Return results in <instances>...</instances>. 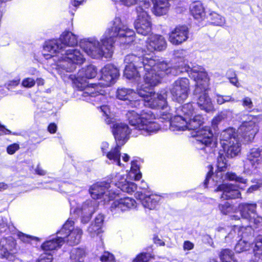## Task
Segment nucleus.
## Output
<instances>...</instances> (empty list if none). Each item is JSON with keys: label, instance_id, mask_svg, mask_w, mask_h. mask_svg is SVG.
<instances>
[{"label": "nucleus", "instance_id": "49530a36", "mask_svg": "<svg viewBox=\"0 0 262 262\" xmlns=\"http://www.w3.org/2000/svg\"><path fill=\"white\" fill-rule=\"evenodd\" d=\"M102 262H115L114 255L108 252H104L100 257Z\"/></svg>", "mask_w": 262, "mask_h": 262}, {"label": "nucleus", "instance_id": "20e7f679", "mask_svg": "<svg viewBox=\"0 0 262 262\" xmlns=\"http://www.w3.org/2000/svg\"><path fill=\"white\" fill-rule=\"evenodd\" d=\"M203 120L204 118L200 115H194L188 119L174 116L168 123L170 129L172 131L192 130L191 136L196 137L195 144L196 148L206 153L213 154L217 143L210 127L201 128Z\"/></svg>", "mask_w": 262, "mask_h": 262}, {"label": "nucleus", "instance_id": "5fc2aeb1", "mask_svg": "<svg viewBox=\"0 0 262 262\" xmlns=\"http://www.w3.org/2000/svg\"><path fill=\"white\" fill-rule=\"evenodd\" d=\"M52 255L50 253H45L41 254L36 262H52Z\"/></svg>", "mask_w": 262, "mask_h": 262}, {"label": "nucleus", "instance_id": "69168bd1", "mask_svg": "<svg viewBox=\"0 0 262 262\" xmlns=\"http://www.w3.org/2000/svg\"><path fill=\"white\" fill-rule=\"evenodd\" d=\"M224 118V115L220 114L217 116L215 117L212 121L213 124H217Z\"/></svg>", "mask_w": 262, "mask_h": 262}, {"label": "nucleus", "instance_id": "393cba45", "mask_svg": "<svg viewBox=\"0 0 262 262\" xmlns=\"http://www.w3.org/2000/svg\"><path fill=\"white\" fill-rule=\"evenodd\" d=\"M15 246V242L11 238H2L0 241V257L8 259Z\"/></svg>", "mask_w": 262, "mask_h": 262}, {"label": "nucleus", "instance_id": "bf43d9fd", "mask_svg": "<svg viewBox=\"0 0 262 262\" xmlns=\"http://www.w3.org/2000/svg\"><path fill=\"white\" fill-rule=\"evenodd\" d=\"M228 76L231 83H232V84L237 87L239 86V83L238 82V80L234 73H233L232 75H230V74L228 73Z\"/></svg>", "mask_w": 262, "mask_h": 262}, {"label": "nucleus", "instance_id": "2eb2a0df", "mask_svg": "<svg viewBox=\"0 0 262 262\" xmlns=\"http://www.w3.org/2000/svg\"><path fill=\"white\" fill-rule=\"evenodd\" d=\"M257 205L255 203H242L238 206V210L242 217L249 221L250 224L253 223L256 226L262 225V217L256 214Z\"/></svg>", "mask_w": 262, "mask_h": 262}, {"label": "nucleus", "instance_id": "864d4df0", "mask_svg": "<svg viewBox=\"0 0 262 262\" xmlns=\"http://www.w3.org/2000/svg\"><path fill=\"white\" fill-rule=\"evenodd\" d=\"M35 81L34 79L31 78H25L21 82V85L25 88H30L34 86Z\"/></svg>", "mask_w": 262, "mask_h": 262}, {"label": "nucleus", "instance_id": "f257e3e1", "mask_svg": "<svg viewBox=\"0 0 262 262\" xmlns=\"http://www.w3.org/2000/svg\"><path fill=\"white\" fill-rule=\"evenodd\" d=\"M134 31L129 29L120 18L116 17L113 26L105 31L100 41L94 37L85 38L80 42V46L93 58H110L113 55V44L116 41L128 44L134 41Z\"/></svg>", "mask_w": 262, "mask_h": 262}, {"label": "nucleus", "instance_id": "c756f323", "mask_svg": "<svg viewBox=\"0 0 262 262\" xmlns=\"http://www.w3.org/2000/svg\"><path fill=\"white\" fill-rule=\"evenodd\" d=\"M190 11L195 19H201L205 15L204 8L200 1L192 3L190 6Z\"/></svg>", "mask_w": 262, "mask_h": 262}, {"label": "nucleus", "instance_id": "4468645a", "mask_svg": "<svg viewBox=\"0 0 262 262\" xmlns=\"http://www.w3.org/2000/svg\"><path fill=\"white\" fill-rule=\"evenodd\" d=\"M119 76V70L116 67H103L100 72V82L98 85V91L99 86L107 87L114 84Z\"/></svg>", "mask_w": 262, "mask_h": 262}, {"label": "nucleus", "instance_id": "052dcab7", "mask_svg": "<svg viewBox=\"0 0 262 262\" xmlns=\"http://www.w3.org/2000/svg\"><path fill=\"white\" fill-rule=\"evenodd\" d=\"M183 247L185 251L190 250L194 248V244L189 241H186L184 242Z\"/></svg>", "mask_w": 262, "mask_h": 262}, {"label": "nucleus", "instance_id": "5701e85b", "mask_svg": "<svg viewBox=\"0 0 262 262\" xmlns=\"http://www.w3.org/2000/svg\"><path fill=\"white\" fill-rule=\"evenodd\" d=\"M220 191L223 192L221 197L223 199H233L238 198L241 195L238 187L231 184L219 185L215 191Z\"/></svg>", "mask_w": 262, "mask_h": 262}, {"label": "nucleus", "instance_id": "de8ad7c7", "mask_svg": "<svg viewBox=\"0 0 262 262\" xmlns=\"http://www.w3.org/2000/svg\"><path fill=\"white\" fill-rule=\"evenodd\" d=\"M219 208L221 212L224 214H229L232 210V207L228 202L219 205Z\"/></svg>", "mask_w": 262, "mask_h": 262}, {"label": "nucleus", "instance_id": "7c9ffc66", "mask_svg": "<svg viewBox=\"0 0 262 262\" xmlns=\"http://www.w3.org/2000/svg\"><path fill=\"white\" fill-rule=\"evenodd\" d=\"M68 230L69 233L67 235V243L71 246L79 244L82 234V230L78 228H69Z\"/></svg>", "mask_w": 262, "mask_h": 262}, {"label": "nucleus", "instance_id": "412c9836", "mask_svg": "<svg viewBox=\"0 0 262 262\" xmlns=\"http://www.w3.org/2000/svg\"><path fill=\"white\" fill-rule=\"evenodd\" d=\"M136 202L131 198L125 197L115 200L111 206L112 212L117 213L128 211L136 207Z\"/></svg>", "mask_w": 262, "mask_h": 262}, {"label": "nucleus", "instance_id": "ddd939ff", "mask_svg": "<svg viewBox=\"0 0 262 262\" xmlns=\"http://www.w3.org/2000/svg\"><path fill=\"white\" fill-rule=\"evenodd\" d=\"M189 90V81L187 78H181L172 84L170 92L173 100L181 103L188 97Z\"/></svg>", "mask_w": 262, "mask_h": 262}, {"label": "nucleus", "instance_id": "4be33fe9", "mask_svg": "<svg viewBox=\"0 0 262 262\" xmlns=\"http://www.w3.org/2000/svg\"><path fill=\"white\" fill-rule=\"evenodd\" d=\"M136 198L139 200L143 206L149 210L154 209L160 200L159 196L154 194H146L142 191H137Z\"/></svg>", "mask_w": 262, "mask_h": 262}, {"label": "nucleus", "instance_id": "8fccbe9b", "mask_svg": "<svg viewBox=\"0 0 262 262\" xmlns=\"http://www.w3.org/2000/svg\"><path fill=\"white\" fill-rule=\"evenodd\" d=\"M100 109L101 112L103 113V114L105 115L106 118L105 120L106 122L108 124L110 123V110L109 107L107 105H102L100 106Z\"/></svg>", "mask_w": 262, "mask_h": 262}, {"label": "nucleus", "instance_id": "f704fd0d", "mask_svg": "<svg viewBox=\"0 0 262 262\" xmlns=\"http://www.w3.org/2000/svg\"><path fill=\"white\" fill-rule=\"evenodd\" d=\"M260 235L262 236V234L259 233L255 238L254 243H253L250 241L240 238L234 247L235 251L237 253H241L249 250L251 248H252L253 249L255 246V241L258 236Z\"/></svg>", "mask_w": 262, "mask_h": 262}, {"label": "nucleus", "instance_id": "09e8293b", "mask_svg": "<svg viewBox=\"0 0 262 262\" xmlns=\"http://www.w3.org/2000/svg\"><path fill=\"white\" fill-rule=\"evenodd\" d=\"M242 105L246 109L248 110L252 109L254 106L251 99L248 97H245L243 99Z\"/></svg>", "mask_w": 262, "mask_h": 262}, {"label": "nucleus", "instance_id": "9b49d317", "mask_svg": "<svg viewBox=\"0 0 262 262\" xmlns=\"http://www.w3.org/2000/svg\"><path fill=\"white\" fill-rule=\"evenodd\" d=\"M125 67L124 70V76L128 79L131 80L137 83V91L138 86L143 85V87L147 86L145 84L144 76L146 73V70L150 69H154L153 77L161 72V70L164 68L162 67Z\"/></svg>", "mask_w": 262, "mask_h": 262}, {"label": "nucleus", "instance_id": "3c124183", "mask_svg": "<svg viewBox=\"0 0 262 262\" xmlns=\"http://www.w3.org/2000/svg\"><path fill=\"white\" fill-rule=\"evenodd\" d=\"M149 257V254L142 253L137 256L133 262H148Z\"/></svg>", "mask_w": 262, "mask_h": 262}, {"label": "nucleus", "instance_id": "bb28decb", "mask_svg": "<svg viewBox=\"0 0 262 262\" xmlns=\"http://www.w3.org/2000/svg\"><path fill=\"white\" fill-rule=\"evenodd\" d=\"M241 139H233L227 143V145H222L226 152V156L229 158H233L237 156L241 151Z\"/></svg>", "mask_w": 262, "mask_h": 262}, {"label": "nucleus", "instance_id": "a19ab883", "mask_svg": "<svg viewBox=\"0 0 262 262\" xmlns=\"http://www.w3.org/2000/svg\"><path fill=\"white\" fill-rule=\"evenodd\" d=\"M162 1L163 0H151L155 6V11L159 14L164 12L167 6L166 2Z\"/></svg>", "mask_w": 262, "mask_h": 262}, {"label": "nucleus", "instance_id": "cd10ccee", "mask_svg": "<svg viewBox=\"0 0 262 262\" xmlns=\"http://www.w3.org/2000/svg\"><path fill=\"white\" fill-rule=\"evenodd\" d=\"M177 115L183 119H188L194 116L195 114V109L191 103H186L178 108L176 110Z\"/></svg>", "mask_w": 262, "mask_h": 262}, {"label": "nucleus", "instance_id": "473e14b6", "mask_svg": "<svg viewBox=\"0 0 262 262\" xmlns=\"http://www.w3.org/2000/svg\"><path fill=\"white\" fill-rule=\"evenodd\" d=\"M64 242L63 237L58 236L46 241L42 245L41 247L45 251H52L59 248Z\"/></svg>", "mask_w": 262, "mask_h": 262}, {"label": "nucleus", "instance_id": "0e129e2a", "mask_svg": "<svg viewBox=\"0 0 262 262\" xmlns=\"http://www.w3.org/2000/svg\"><path fill=\"white\" fill-rule=\"evenodd\" d=\"M11 134V132L6 128L5 126L2 125L0 126V136L3 135L10 134Z\"/></svg>", "mask_w": 262, "mask_h": 262}, {"label": "nucleus", "instance_id": "2f4dec72", "mask_svg": "<svg viewBox=\"0 0 262 262\" xmlns=\"http://www.w3.org/2000/svg\"><path fill=\"white\" fill-rule=\"evenodd\" d=\"M239 137L237 133L235 135L234 129L228 128L223 130L220 135L221 144L222 146L227 145L229 142L233 141V139H238Z\"/></svg>", "mask_w": 262, "mask_h": 262}, {"label": "nucleus", "instance_id": "0eeeda50", "mask_svg": "<svg viewBox=\"0 0 262 262\" xmlns=\"http://www.w3.org/2000/svg\"><path fill=\"white\" fill-rule=\"evenodd\" d=\"M97 75L95 67H83L78 73L77 78L74 81L75 86L80 91H84L82 95L85 98L86 101L98 102L105 99L104 91L100 90L98 91V85L90 86L87 79H92Z\"/></svg>", "mask_w": 262, "mask_h": 262}, {"label": "nucleus", "instance_id": "13d9d810", "mask_svg": "<svg viewBox=\"0 0 262 262\" xmlns=\"http://www.w3.org/2000/svg\"><path fill=\"white\" fill-rule=\"evenodd\" d=\"M100 149L103 155H106L109 152V144L105 141L102 142L100 144Z\"/></svg>", "mask_w": 262, "mask_h": 262}, {"label": "nucleus", "instance_id": "1a4fd4ad", "mask_svg": "<svg viewBox=\"0 0 262 262\" xmlns=\"http://www.w3.org/2000/svg\"><path fill=\"white\" fill-rule=\"evenodd\" d=\"M42 54L44 58L55 62H61L66 59V33L63 32L57 39L46 41L42 47Z\"/></svg>", "mask_w": 262, "mask_h": 262}, {"label": "nucleus", "instance_id": "4c0bfd02", "mask_svg": "<svg viewBox=\"0 0 262 262\" xmlns=\"http://www.w3.org/2000/svg\"><path fill=\"white\" fill-rule=\"evenodd\" d=\"M219 256L222 262L230 260L234 257V252L229 249H223L219 253Z\"/></svg>", "mask_w": 262, "mask_h": 262}, {"label": "nucleus", "instance_id": "ea45409f", "mask_svg": "<svg viewBox=\"0 0 262 262\" xmlns=\"http://www.w3.org/2000/svg\"><path fill=\"white\" fill-rule=\"evenodd\" d=\"M209 18L211 23L216 26H222L225 24V19L223 17L215 12L209 14Z\"/></svg>", "mask_w": 262, "mask_h": 262}, {"label": "nucleus", "instance_id": "c9c22d12", "mask_svg": "<svg viewBox=\"0 0 262 262\" xmlns=\"http://www.w3.org/2000/svg\"><path fill=\"white\" fill-rule=\"evenodd\" d=\"M238 237L252 242L253 238L254 230L251 225L247 226H239Z\"/></svg>", "mask_w": 262, "mask_h": 262}, {"label": "nucleus", "instance_id": "aec40b11", "mask_svg": "<svg viewBox=\"0 0 262 262\" xmlns=\"http://www.w3.org/2000/svg\"><path fill=\"white\" fill-rule=\"evenodd\" d=\"M261 150L258 148H253L249 151L247 159L244 164V172L250 174L260 163L259 157Z\"/></svg>", "mask_w": 262, "mask_h": 262}, {"label": "nucleus", "instance_id": "39448f33", "mask_svg": "<svg viewBox=\"0 0 262 262\" xmlns=\"http://www.w3.org/2000/svg\"><path fill=\"white\" fill-rule=\"evenodd\" d=\"M166 41L163 36L153 35L150 36L146 42V47L142 51L143 55L137 56L134 54L126 55L124 59L125 66H163L167 64L162 58L153 56L150 53L155 51H162L166 49Z\"/></svg>", "mask_w": 262, "mask_h": 262}, {"label": "nucleus", "instance_id": "680f3d73", "mask_svg": "<svg viewBox=\"0 0 262 262\" xmlns=\"http://www.w3.org/2000/svg\"><path fill=\"white\" fill-rule=\"evenodd\" d=\"M208 168L209 169V171H208V172L207 174L206 180H205V182H204V185L205 186H207V184L209 181V179L213 174V172H212L213 167H212V166L210 165L209 166Z\"/></svg>", "mask_w": 262, "mask_h": 262}, {"label": "nucleus", "instance_id": "6e6552de", "mask_svg": "<svg viewBox=\"0 0 262 262\" xmlns=\"http://www.w3.org/2000/svg\"><path fill=\"white\" fill-rule=\"evenodd\" d=\"M126 116L128 123L138 132L139 134L149 136L160 128L159 124L155 121V116L151 111L145 110L140 113L134 110L128 111Z\"/></svg>", "mask_w": 262, "mask_h": 262}, {"label": "nucleus", "instance_id": "c03bdc74", "mask_svg": "<svg viewBox=\"0 0 262 262\" xmlns=\"http://www.w3.org/2000/svg\"><path fill=\"white\" fill-rule=\"evenodd\" d=\"M84 0H71L70 9H71L69 11V13L71 16L72 17L74 14V11H75L77 7L81 5Z\"/></svg>", "mask_w": 262, "mask_h": 262}, {"label": "nucleus", "instance_id": "f8f14e48", "mask_svg": "<svg viewBox=\"0 0 262 262\" xmlns=\"http://www.w3.org/2000/svg\"><path fill=\"white\" fill-rule=\"evenodd\" d=\"M249 121L244 122L237 130V136L241 141L246 143L251 141L258 132V127L256 124L257 119L250 116Z\"/></svg>", "mask_w": 262, "mask_h": 262}, {"label": "nucleus", "instance_id": "7ed1b4c3", "mask_svg": "<svg viewBox=\"0 0 262 262\" xmlns=\"http://www.w3.org/2000/svg\"><path fill=\"white\" fill-rule=\"evenodd\" d=\"M173 67H162L164 68L161 70V72L156 74L154 77L152 76L154 69L147 70L144 76L145 84L147 86L143 87V85H139L137 90L138 96L144 99L145 105L151 108L161 109V117L168 122L172 119V114L168 105L167 92L164 90L156 93L149 91L151 87L157 85L160 82L162 78L170 73Z\"/></svg>", "mask_w": 262, "mask_h": 262}, {"label": "nucleus", "instance_id": "c85d7f7f", "mask_svg": "<svg viewBox=\"0 0 262 262\" xmlns=\"http://www.w3.org/2000/svg\"><path fill=\"white\" fill-rule=\"evenodd\" d=\"M103 220V216L99 214L96 217L94 222L89 227L88 231L91 237H94L102 232L101 228Z\"/></svg>", "mask_w": 262, "mask_h": 262}, {"label": "nucleus", "instance_id": "dca6fc26", "mask_svg": "<svg viewBox=\"0 0 262 262\" xmlns=\"http://www.w3.org/2000/svg\"><path fill=\"white\" fill-rule=\"evenodd\" d=\"M97 207V203L96 201L89 200L84 203L81 209L78 208L71 209V213L73 212L75 214V217L76 218L81 212L82 215L81 222L85 224L90 220L92 214L95 211Z\"/></svg>", "mask_w": 262, "mask_h": 262}, {"label": "nucleus", "instance_id": "a878e982", "mask_svg": "<svg viewBox=\"0 0 262 262\" xmlns=\"http://www.w3.org/2000/svg\"><path fill=\"white\" fill-rule=\"evenodd\" d=\"M85 61V58L80 51L76 49L67 50V63L81 65Z\"/></svg>", "mask_w": 262, "mask_h": 262}, {"label": "nucleus", "instance_id": "58836bf2", "mask_svg": "<svg viewBox=\"0 0 262 262\" xmlns=\"http://www.w3.org/2000/svg\"><path fill=\"white\" fill-rule=\"evenodd\" d=\"M227 166V163L226 158L223 156H220L217 158V167L219 171L216 173V177H220L221 179L222 178V173L221 172L224 171Z\"/></svg>", "mask_w": 262, "mask_h": 262}, {"label": "nucleus", "instance_id": "37998d69", "mask_svg": "<svg viewBox=\"0 0 262 262\" xmlns=\"http://www.w3.org/2000/svg\"><path fill=\"white\" fill-rule=\"evenodd\" d=\"M77 42V36L72 32L67 31V46L74 47Z\"/></svg>", "mask_w": 262, "mask_h": 262}, {"label": "nucleus", "instance_id": "e2e57ef3", "mask_svg": "<svg viewBox=\"0 0 262 262\" xmlns=\"http://www.w3.org/2000/svg\"><path fill=\"white\" fill-rule=\"evenodd\" d=\"M57 130V125L54 123H50L48 127V130L51 133V134H54L56 132Z\"/></svg>", "mask_w": 262, "mask_h": 262}, {"label": "nucleus", "instance_id": "774afa93", "mask_svg": "<svg viewBox=\"0 0 262 262\" xmlns=\"http://www.w3.org/2000/svg\"><path fill=\"white\" fill-rule=\"evenodd\" d=\"M203 241L207 243L210 246H212L213 244L212 239L208 235H206L203 236Z\"/></svg>", "mask_w": 262, "mask_h": 262}, {"label": "nucleus", "instance_id": "a211bd4d", "mask_svg": "<svg viewBox=\"0 0 262 262\" xmlns=\"http://www.w3.org/2000/svg\"><path fill=\"white\" fill-rule=\"evenodd\" d=\"M189 32L187 26H178L169 33V41L172 45H179L187 40Z\"/></svg>", "mask_w": 262, "mask_h": 262}, {"label": "nucleus", "instance_id": "f3484780", "mask_svg": "<svg viewBox=\"0 0 262 262\" xmlns=\"http://www.w3.org/2000/svg\"><path fill=\"white\" fill-rule=\"evenodd\" d=\"M138 95L133 90L125 88H119L116 92L117 98L122 100H127V104L133 108H138L141 103L139 99H137Z\"/></svg>", "mask_w": 262, "mask_h": 262}, {"label": "nucleus", "instance_id": "6ab92c4d", "mask_svg": "<svg viewBox=\"0 0 262 262\" xmlns=\"http://www.w3.org/2000/svg\"><path fill=\"white\" fill-rule=\"evenodd\" d=\"M112 132L116 143L123 145L128 138L130 130L128 126L124 123L116 122L112 126Z\"/></svg>", "mask_w": 262, "mask_h": 262}, {"label": "nucleus", "instance_id": "a18cd8bd", "mask_svg": "<svg viewBox=\"0 0 262 262\" xmlns=\"http://www.w3.org/2000/svg\"><path fill=\"white\" fill-rule=\"evenodd\" d=\"M226 176L227 178L230 180H234L237 182H239L244 184H245L247 183L246 179H245L241 177H238L234 173H227Z\"/></svg>", "mask_w": 262, "mask_h": 262}, {"label": "nucleus", "instance_id": "e433bc0d", "mask_svg": "<svg viewBox=\"0 0 262 262\" xmlns=\"http://www.w3.org/2000/svg\"><path fill=\"white\" fill-rule=\"evenodd\" d=\"M85 255V251L82 248H73L70 253L71 262H82V258Z\"/></svg>", "mask_w": 262, "mask_h": 262}, {"label": "nucleus", "instance_id": "603ef678", "mask_svg": "<svg viewBox=\"0 0 262 262\" xmlns=\"http://www.w3.org/2000/svg\"><path fill=\"white\" fill-rule=\"evenodd\" d=\"M9 227L7 219L0 216V233L6 232Z\"/></svg>", "mask_w": 262, "mask_h": 262}, {"label": "nucleus", "instance_id": "6e6d98bb", "mask_svg": "<svg viewBox=\"0 0 262 262\" xmlns=\"http://www.w3.org/2000/svg\"><path fill=\"white\" fill-rule=\"evenodd\" d=\"M19 149V145L17 143H13L9 145L7 148V152L9 155L14 154Z\"/></svg>", "mask_w": 262, "mask_h": 262}, {"label": "nucleus", "instance_id": "423d86ee", "mask_svg": "<svg viewBox=\"0 0 262 262\" xmlns=\"http://www.w3.org/2000/svg\"><path fill=\"white\" fill-rule=\"evenodd\" d=\"M198 69L199 67H193L188 70L189 76L196 82L194 95L197 97V104L200 109L210 113L214 111V106L207 93L209 78L205 72Z\"/></svg>", "mask_w": 262, "mask_h": 262}, {"label": "nucleus", "instance_id": "f03ea898", "mask_svg": "<svg viewBox=\"0 0 262 262\" xmlns=\"http://www.w3.org/2000/svg\"><path fill=\"white\" fill-rule=\"evenodd\" d=\"M139 180L142 177L139 167L137 161L131 162V167L128 174L126 177L119 173H116L112 178L111 182L103 181L92 185L89 189V192L93 199L100 200L104 203L109 202L119 195V190H113V185L117 186L122 191L132 193L137 190V186L133 182L127 180Z\"/></svg>", "mask_w": 262, "mask_h": 262}, {"label": "nucleus", "instance_id": "79ce46f5", "mask_svg": "<svg viewBox=\"0 0 262 262\" xmlns=\"http://www.w3.org/2000/svg\"><path fill=\"white\" fill-rule=\"evenodd\" d=\"M239 226H234L228 232V234L225 236V239L226 242H230L232 239L238 237Z\"/></svg>", "mask_w": 262, "mask_h": 262}, {"label": "nucleus", "instance_id": "338daca9", "mask_svg": "<svg viewBox=\"0 0 262 262\" xmlns=\"http://www.w3.org/2000/svg\"><path fill=\"white\" fill-rule=\"evenodd\" d=\"M35 171L36 174L40 176H44L46 174V171L42 169L39 165L37 166Z\"/></svg>", "mask_w": 262, "mask_h": 262}, {"label": "nucleus", "instance_id": "72a5a7b5", "mask_svg": "<svg viewBox=\"0 0 262 262\" xmlns=\"http://www.w3.org/2000/svg\"><path fill=\"white\" fill-rule=\"evenodd\" d=\"M253 256L249 262H262V236L256 238L253 248Z\"/></svg>", "mask_w": 262, "mask_h": 262}, {"label": "nucleus", "instance_id": "4d7b16f0", "mask_svg": "<svg viewBox=\"0 0 262 262\" xmlns=\"http://www.w3.org/2000/svg\"><path fill=\"white\" fill-rule=\"evenodd\" d=\"M19 236L20 239L25 243H29L30 241L33 239H35L36 241L39 240L38 238L37 237L28 236L23 233L19 234Z\"/></svg>", "mask_w": 262, "mask_h": 262}, {"label": "nucleus", "instance_id": "9d476101", "mask_svg": "<svg viewBox=\"0 0 262 262\" xmlns=\"http://www.w3.org/2000/svg\"><path fill=\"white\" fill-rule=\"evenodd\" d=\"M150 6V2L145 0L136 8L137 16L135 28L138 34L143 36L148 35L151 30V18L148 13Z\"/></svg>", "mask_w": 262, "mask_h": 262}, {"label": "nucleus", "instance_id": "b1692460", "mask_svg": "<svg viewBox=\"0 0 262 262\" xmlns=\"http://www.w3.org/2000/svg\"><path fill=\"white\" fill-rule=\"evenodd\" d=\"M121 146L120 144L116 143V146L112 148L105 156L109 160L108 164H115L120 167L125 168L124 165L120 161Z\"/></svg>", "mask_w": 262, "mask_h": 262}]
</instances>
